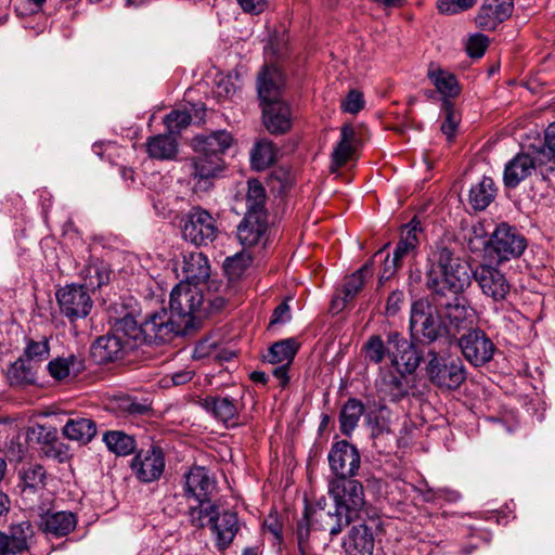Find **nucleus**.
I'll return each instance as SVG.
<instances>
[{
    "mask_svg": "<svg viewBox=\"0 0 555 555\" xmlns=\"http://www.w3.org/2000/svg\"><path fill=\"white\" fill-rule=\"evenodd\" d=\"M425 276L427 288L438 296L459 295L470 285L466 264L442 243L428 254Z\"/></svg>",
    "mask_w": 555,
    "mask_h": 555,
    "instance_id": "f257e3e1",
    "label": "nucleus"
},
{
    "mask_svg": "<svg viewBox=\"0 0 555 555\" xmlns=\"http://www.w3.org/2000/svg\"><path fill=\"white\" fill-rule=\"evenodd\" d=\"M539 172L545 180L555 173V159L544 147L529 146L528 150L517 153L509 159L503 171V183L506 189H516L522 181Z\"/></svg>",
    "mask_w": 555,
    "mask_h": 555,
    "instance_id": "f03ea898",
    "label": "nucleus"
},
{
    "mask_svg": "<svg viewBox=\"0 0 555 555\" xmlns=\"http://www.w3.org/2000/svg\"><path fill=\"white\" fill-rule=\"evenodd\" d=\"M203 293L197 286L180 282L170 293L169 315L188 335L195 330L202 318Z\"/></svg>",
    "mask_w": 555,
    "mask_h": 555,
    "instance_id": "7ed1b4c3",
    "label": "nucleus"
},
{
    "mask_svg": "<svg viewBox=\"0 0 555 555\" xmlns=\"http://www.w3.org/2000/svg\"><path fill=\"white\" fill-rule=\"evenodd\" d=\"M411 337L430 344L447 333V325L427 299L415 300L411 305L410 324Z\"/></svg>",
    "mask_w": 555,
    "mask_h": 555,
    "instance_id": "20e7f679",
    "label": "nucleus"
},
{
    "mask_svg": "<svg viewBox=\"0 0 555 555\" xmlns=\"http://www.w3.org/2000/svg\"><path fill=\"white\" fill-rule=\"evenodd\" d=\"M526 247V237L518 229L506 222L498 224L489 240L485 243L486 253L498 262L520 257Z\"/></svg>",
    "mask_w": 555,
    "mask_h": 555,
    "instance_id": "39448f33",
    "label": "nucleus"
},
{
    "mask_svg": "<svg viewBox=\"0 0 555 555\" xmlns=\"http://www.w3.org/2000/svg\"><path fill=\"white\" fill-rule=\"evenodd\" d=\"M426 366L430 382L441 389H457L466 379V369L461 359H447L436 350L427 352Z\"/></svg>",
    "mask_w": 555,
    "mask_h": 555,
    "instance_id": "423d86ee",
    "label": "nucleus"
},
{
    "mask_svg": "<svg viewBox=\"0 0 555 555\" xmlns=\"http://www.w3.org/2000/svg\"><path fill=\"white\" fill-rule=\"evenodd\" d=\"M413 374L390 366H380L375 379V389L384 401L400 402L414 388Z\"/></svg>",
    "mask_w": 555,
    "mask_h": 555,
    "instance_id": "0eeeda50",
    "label": "nucleus"
},
{
    "mask_svg": "<svg viewBox=\"0 0 555 555\" xmlns=\"http://www.w3.org/2000/svg\"><path fill=\"white\" fill-rule=\"evenodd\" d=\"M218 232L216 219L202 207H193L183 219L182 236L196 246L214 242Z\"/></svg>",
    "mask_w": 555,
    "mask_h": 555,
    "instance_id": "6e6552de",
    "label": "nucleus"
},
{
    "mask_svg": "<svg viewBox=\"0 0 555 555\" xmlns=\"http://www.w3.org/2000/svg\"><path fill=\"white\" fill-rule=\"evenodd\" d=\"M459 347L465 360L475 367L489 363L496 351L490 337L479 328H470L459 339Z\"/></svg>",
    "mask_w": 555,
    "mask_h": 555,
    "instance_id": "1a4fd4ad",
    "label": "nucleus"
},
{
    "mask_svg": "<svg viewBox=\"0 0 555 555\" xmlns=\"http://www.w3.org/2000/svg\"><path fill=\"white\" fill-rule=\"evenodd\" d=\"M328 493L335 505L351 516L361 511L365 503L363 486L353 478H333L328 482Z\"/></svg>",
    "mask_w": 555,
    "mask_h": 555,
    "instance_id": "9d476101",
    "label": "nucleus"
},
{
    "mask_svg": "<svg viewBox=\"0 0 555 555\" xmlns=\"http://www.w3.org/2000/svg\"><path fill=\"white\" fill-rule=\"evenodd\" d=\"M55 296L61 313L70 323L78 319L87 318L93 307L91 296L87 288L81 285L73 284L62 287L56 292Z\"/></svg>",
    "mask_w": 555,
    "mask_h": 555,
    "instance_id": "9b49d317",
    "label": "nucleus"
},
{
    "mask_svg": "<svg viewBox=\"0 0 555 555\" xmlns=\"http://www.w3.org/2000/svg\"><path fill=\"white\" fill-rule=\"evenodd\" d=\"M142 331L143 344L146 345H158L185 335L181 325L175 322L166 309L151 313L142 322Z\"/></svg>",
    "mask_w": 555,
    "mask_h": 555,
    "instance_id": "f8f14e48",
    "label": "nucleus"
},
{
    "mask_svg": "<svg viewBox=\"0 0 555 555\" xmlns=\"http://www.w3.org/2000/svg\"><path fill=\"white\" fill-rule=\"evenodd\" d=\"M165 466V453L159 446L141 449L130 462L132 474L143 483L158 480L164 474Z\"/></svg>",
    "mask_w": 555,
    "mask_h": 555,
    "instance_id": "ddd939ff",
    "label": "nucleus"
},
{
    "mask_svg": "<svg viewBox=\"0 0 555 555\" xmlns=\"http://www.w3.org/2000/svg\"><path fill=\"white\" fill-rule=\"evenodd\" d=\"M189 166L194 191L207 192L212 189L214 181L222 176L225 163L223 158L197 153L190 158Z\"/></svg>",
    "mask_w": 555,
    "mask_h": 555,
    "instance_id": "4468645a",
    "label": "nucleus"
},
{
    "mask_svg": "<svg viewBox=\"0 0 555 555\" xmlns=\"http://www.w3.org/2000/svg\"><path fill=\"white\" fill-rule=\"evenodd\" d=\"M473 276L481 293L494 302L504 301L511 293V283L494 266L478 264L473 271Z\"/></svg>",
    "mask_w": 555,
    "mask_h": 555,
    "instance_id": "2eb2a0df",
    "label": "nucleus"
},
{
    "mask_svg": "<svg viewBox=\"0 0 555 555\" xmlns=\"http://www.w3.org/2000/svg\"><path fill=\"white\" fill-rule=\"evenodd\" d=\"M386 343L391 348V351H389V366L413 374L422 360V356L417 352L414 344L397 331L387 334Z\"/></svg>",
    "mask_w": 555,
    "mask_h": 555,
    "instance_id": "dca6fc26",
    "label": "nucleus"
},
{
    "mask_svg": "<svg viewBox=\"0 0 555 555\" xmlns=\"http://www.w3.org/2000/svg\"><path fill=\"white\" fill-rule=\"evenodd\" d=\"M199 405L227 428H235L243 424L241 412L244 405L236 398L230 396H207L199 400Z\"/></svg>",
    "mask_w": 555,
    "mask_h": 555,
    "instance_id": "f3484780",
    "label": "nucleus"
},
{
    "mask_svg": "<svg viewBox=\"0 0 555 555\" xmlns=\"http://www.w3.org/2000/svg\"><path fill=\"white\" fill-rule=\"evenodd\" d=\"M327 460L334 478H353L361 463L358 449L346 440L333 443Z\"/></svg>",
    "mask_w": 555,
    "mask_h": 555,
    "instance_id": "a211bd4d",
    "label": "nucleus"
},
{
    "mask_svg": "<svg viewBox=\"0 0 555 555\" xmlns=\"http://www.w3.org/2000/svg\"><path fill=\"white\" fill-rule=\"evenodd\" d=\"M307 515H310L312 518L313 530L328 531L332 537L339 534L353 518V516L345 514L336 505L334 512L326 511L320 504L307 506Z\"/></svg>",
    "mask_w": 555,
    "mask_h": 555,
    "instance_id": "6ab92c4d",
    "label": "nucleus"
},
{
    "mask_svg": "<svg viewBox=\"0 0 555 555\" xmlns=\"http://www.w3.org/2000/svg\"><path fill=\"white\" fill-rule=\"evenodd\" d=\"M130 350L121 336L109 333L96 338L91 346V358L98 364H106L118 361Z\"/></svg>",
    "mask_w": 555,
    "mask_h": 555,
    "instance_id": "aec40b11",
    "label": "nucleus"
},
{
    "mask_svg": "<svg viewBox=\"0 0 555 555\" xmlns=\"http://www.w3.org/2000/svg\"><path fill=\"white\" fill-rule=\"evenodd\" d=\"M215 488V479L203 466L191 467L184 475L183 491L186 498H194L197 502H209Z\"/></svg>",
    "mask_w": 555,
    "mask_h": 555,
    "instance_id": "412c9836",
    "label": "nucleus"
},
{
    "mask_svg": "<svg viewBox=\"0 0 555 555\" xmlns=\"http://www.w3.org/2000/svg\"><path fill=\"white\" fill-rule=\"evenodd\" d=\"M209 526L215 546L220 552L230 547L241 529L237 514L229 511L218 512Z\"/></svg>",
    "mask_w": 555,
    "mask_h": 555,
    "instance_id": "4be33fe9",
    "label": "nucleus"
},
{
    "mask_svg": "<svg viewBox=\"0 0 555 555\" xmlns=\"http://www.w3.org/2000/svg\"><path fill=\"white\" fill-rule=\"evenodd\" d=\"M266 128L273 134L285 133L292 128L289 105L282 99L260 104Z\"/></svg>",
    "mask_w": 555,
    "mask_h": 555,
    "instance_id": "5701e85b",
    "label": "nucleus"
},
{
    "mask_svg": "<svg viewBox=\"0 0 555 555\" xmlns=\"http://www.w3.org/2000/svg\"><path fill=\"white\" fill-rule=\"evenodd\" d=\"M514 0H485L476 16V24L483 30H494L513 12Z\"/></svg>",
    "mask_w": 555,
    "mask_h": 555,
    "instance_id": "b1692460",
    "label": "nucleus"
},
{
    "mask_svg": "<svg viewBox=\"0 0 555 555\" xmlns=\"http://www.w3.org/2000/svg\"><path fill=\"white\" fill-rule=\"evenodd\" d=\"M33 534L31 525L22 521L12 525L9 533L0 531V555H22L28 551V539Z\"/></svg>",
    "mask_w": 555,
    "mask_h": 555,
    "instance_id": "393cba45",
    "label": "nucleus"
},
{
    "mask_svg": "<svg viewBox=\"0 0 555 555\" xmlns=\"http://www.w3.org/2000/svg\"><path fill=\"white\" fill-rule=\"evenodd\" d=\"M283 86L284 77L282 72L274 65H264L257 79L260 104L282 99Z\"/></svg>",
    "mask_w": 555,
    "mask_h": 555,
    "instance_id": "a878e982",
    "label": "nucleus"
},
{
    "mask_svg": "<svg viewBox=\"0 0 555 555\" xmlns=\"http://www.w3.org/2000/svg\"><path fill=\"white\" fill-rule=\"evenodd\" d=\"M343 548L347 555H373L372 530L365 524L352 526L343 541Z\"/></svg>",
    "mask_w": 555,
    "mask_h": 555,
    "instance_id": "bb28decb",
    "label": "nucleus"
},
{
    "mask_svg": "<svg viewBox=\"0 0 555 555\" xmlns=\"http://www.w3.org/2000/svg\"><path fill=\"white\" fill-rule=\"evenodd\" d=\"M185 283L197 285L206 282L210 276V263L201 251L184 253L181 266Z\"/></svg>",
    "mask_w": 555,
    "mask_h": 555,
    "instance_id": "cd10ccee",
    "label": "nucleus"
},
{
    "mask_svg": "<svg viewBox=\"0 0 555 555\" xmlns=\"http://www.w3.org/2000/svg\"><path fill=\"white\" fill-rule=\"evenodd\" d=\"M76 525L77 518L72 512H46L40 515V529L55 538L69 534Z\"/></svg>",
    "mask_w": 555,
    "mask_h": 555,
    "instance_id": "c85d7f7f",
    "label": "nucleus"
},
{
    "mask_svg": "<svg viewBox=\"0 0 555 555\" xmlns=\"http://www.w3.org/2000/svg\"><path fill=\"white\" fill-rule=\"evenodd\" d=\"M444 319L448 322L447 333L455 336L461 330L473 325L474 310L464 302V299L454 297L452 302L444 306Z\"/></svg>",
    "mask_w": 555,
    "mask_h": 555,
    "instance_id": "c756f323",
    "label": "nucleus"
},
{
    "mask_svg": "<svg viewBox=\"0 0 555 555\" xmlns=\"http://www.w3.org/2000/svg\"><path fill=\"white\" fill-rule=\"evenodd\" d=\"M144 145L147 156L155 160H175L179 153L177 138L169 133L149 137Z\"/></svg>",
    "mask_w": 555,
    "mask_h": 555,
    "instance_id": "7c9ffc66",
    "label": "nucleus"
},
{
    "mask_svg": "<svg viewBox=\"0 0 555 555\" xmlns=\"http://www.w3.org/2000/svg\"><path fill=\"white\" fill-rule=\"evenodd\" d=\"M86 369L82 357L70 353L66 357H56L48 362L49 375L56 382L65 380L68 377H76Z\"/></svg>",
    "mask_w": 555,
    "mask_h": 555,
    "instance_id": "2f4dec72",
    "label": "nucleus"
},
{
    "mask_svg": "<svg viewBox=\"0 0 555 555\" xmlns=\"http://www.w3.org/2000/svg\"><path fill=\"white\" fill-rule=\"evenodd\" d=\"M421 232V223L415 219L404 224L401 229L400 240L393 250L395 261L408 258H414L420 245L418 233Z\"/></svg>",
    "mask_w": 555,
    "mask_h": 555,
    "instance_id": "473e14b6",
    "label": "nucleus"
},
{
    "mask_svg": "<svg viewBox=\"0 0 555 555\" xmlns=\"http://www.w3.org/2000/svg\"><path fill=\"white\" fill-rule=\"evenodd\" d=\"M427 78L442 95L443 100L456 98L461 93V86L456 76L434 63H430L428 66Z\"/></svg>",
    "mask_w": 555,
    "mask_h": 555,
    "instance_id": "72a5a7b5",
    "label": "nucleus"
},
{
    "mask_svg": "<svg viewBox=\"0 0 555 555\" xmlns=\"http://www.w3.org/2000/svg\"><path fill=\"white\" fill-rule=\"evenodd\" d=\"M233 138L230 132L220 130L208 135L195 138V151L206 156L223 158L224 152L231 146Z\"/></svg>",
    "mask_w": 555,
    "mask_h": 555,
    "instance_id": "f704fd0d",
    "label": "nucleus"
},
{
    "mask_svg": "<svg viewBox=\"0 0 555 555\" xmlns=\"http://www.w3.org/2000/svg\"><path fill=\"white\" fill-rule=\"evenodd\" d=\"M268 228L267 217L260 218L253 214H245L237 227V237L242 245L254 246L263 236Z\"/></svg>",
    "mask_w": 555,
    "mask_h": 555,
    "instance_id": "c9c22d12",
    "label": "nucleus"
},
{
    "mask_svg": "<svg viewBox=\"0 0 555 555\" xmlns=\"http://www.w3.org/2000/svg\"><path fill=\"white\" fill-rule=\"evenodd\" d=\"M112 332L121 336L130 349L143 345L142 323L139 324L135 318L129 312L114 320Z\"/></svg>",
    "mask_w": 555,
    "mask_h": 555,
    "instance_id": "e433bc0d",
    "label": "nucleus"
},
{
    "mask_svg": "<svg viewBox=\"0 0 555 555\" xmlns=\"http://www.w3.org/2000/svg\"><path fill=\"white\" fill-rule=\"evenodd\" d=\"M63 435L73 441L89 443L96 435V425L87 417L69 418L62 429Z\"/></svg>",
    "mask_w": 555,
    "mask_h": 555,
    "instance_id": "4c0bfd02",
    "label": "nucleus"
},
{
    "mask_svg": "<svg viewBox=\"0 0 555 555\" xmlns=\"http://www.w3.org/2000/svg\"><path fill=\"white\" fill-rule=\"evenodd\" d=\"M364 413V404L356 398H349L339 413V428L343 435L350 437Z\"/></svg>",
    "mask_w": 555,
    "mask_h": 555,
    "instance_id": "58836bf2",
    "label": "nucleus"
},
{
    "mask_svg": "<svg viewBox=\"0 0 555 555\" xmlns=\"http://www.w3.org/2000/svg\"><path fill=\"white\" fill-rule=\"evenodd\" d=\"M102 440L108 451L117 456H127L137 448L135 439L121 430H107Z\"/></svg>",
    "mask_w": 555,
    "mask_h": 555,
    "instance_id": "ea45409f",
    "label": "nucleus"
},
{
    "mask_svg": "<svg viewBox=\"0 0 555 555\" xmlns=\"http://www.w3.org/2000/svg\"><path fill=\"white\" fill-rule=\"evenodd\" d=\"M496 188L490 177H483L469 191V203L476 210L486 209L495 198Z\"/></svg>",
    "mask_w": 555,
    "mask_h": 555,
    "instance_id": "a19ab883",
    "label": "nucleus"
},
{
    "mask_svg": "<svg viewBox=\"0 0 555 555\" xmlns=\"http://www.w3.org/2000/svg\"><path fill=\"white\" fill-rule=\"evenodd\" d=\"M299 344L295 338H287L274 343L269 349L264 359L272 364L291 365L297 351Z\"/></svg>",
    "mask_w": 555,
    "mask_h": 555,
    "instance_id": "79ce46f5",
    "label": "nucleus"
},
{
    "mask_svg": "<svg viewBox=\"0 0 555 555\" xmlns=\"http://www.w3.org/2000/svg\"><path fill=\"white\" fill-rule=\"evenodd\" d=\"M276 159V149L269 140L258 141L250 151V165L257 171L269 168Z\"/></svg>",
    "mask_w": 555,
    "mask_h": 555,
    "instance_id": "37998d69",
    "label": "nucleus"
},
{
    "mask_svg": "<svg viewBox=\"0 0 555 555\" xmlns=\"http://www.w3.org/2000/svg\"><path fill=\"white\" fill-rule=\"evenodd\" d=\"M373 275L372 262H366L359 270L346 278L343 293L344 301H351L364 286L366 280Z\"/></svg>",
    "mask_w": 555,
    "mask_h": 555,
    "instance_id": "c03bdc74",
    "label": "nucleus"
},
{
    "mask_svg": "<svg viewBox=\"0 0 555 555\" xmlns=\"http://www.w3.org/2000/svg\"><path fill=\"white\" fill-rule=\"evenodd\" d=\"M266 190L258 180H249L246 193V214L267 217Z\"/></svg>",
    "mask_w": 555,
    "mask_h": 555,
    "instance_id": "a18cd8bd",
    "label": "nucleus"
},
{
    "mask_svg": "<svg viewBox=\"0 0 555 555\" xmlns=\"http://www.w3.org/2000/svg\"><path fill=\"white\" fill-rule=\"evenodd\" d=\"M362 351L367 364L379 365L386 357L389 358L391 348L379 335H371L363 344Z\"/></svg>",
    "mask_w": 555,
    "mask_h": 555,
    "instance_id": "49530a36",
    "label": "nucleus"
},
{
    "mask_svg": "<svg viewBox=\"0 0 555 555\" xmlns=\"http://www.w3.org/2000/svg\"><path fill=\"white\" fill-rule=\"evenodd\" d=\"M25 358H18L11 363L7 376L12 386L28 385L35 382V372Z\"/></svg>",
    "mask_w": 555,
    "mask_h": 555,
    "instance_id": "de8ad7c7",
    "label": "nucleus"
},
{
    "mask_svg": "<svg viewBox=\"0 0 555 555\" xmlns=\"http://www.w3.org/2000/svg\"><path fill=\"white\" fill-rule=\"evenodd\" d=\"M25 489L37 490L46 486V470L40 464L23 466L18 473Z\"/></svg>",
    "mask_w": 555,
    "mask_h": 555,
    "instance_id": "09e8293b",
    "label": "nucleus"
},
{
    "mask_svg": "<svg viewBox=\"0 0 555 555\" xmlns=\"http://www.w3.org/2000/svg\"><path fill=\"white\" fill-rule=\"evenodd\" d=\"M218 512L219 507L216 504H211L210 501L198 502L197 506L190 507V521L194 527L204 528L209 526Z\"/></svg>",
    "mask_w": 555,
    "mask_h": 555,
    "instance_id": "8fccbe9b",
    "label": "nucleus"
},
{
    "mask_svg": "<svg viewBox=\"0 0 555 555\" xmlns=\"http://www.w3.org/2000/svg\"><path fill=\"white\" fill-rule=\"evenodd\" d=\"M441 111L443 114V121L440 126V129L441 132L446 135L447 140L451 142L456 135L461 118L450 100H442Z\"/></svg>",
    "mask_w": 555,
    "mask_h": 555,
    "instance_id": "3c124183",
    "label": "nucleus"
},
{
    "mask_svg": "<svg viewBox=\"0 0 555 555\" xmlns=\"http://www.w3.org/2000/svg\"><path fill=\"white\" fill-rule=\"evenodd\" d=\"M50 356V344L47 337L39 340L33 338L26 339L24 357L29 362H43Z\"/></svg>",
    "mask_w": 555,
    "mask_h": 555,
    "instance_id": "603ef678",
    "label": "nucleus"
},
{
    "mask_svg": "<svg viewBox=\"0 0 555 555\" xmlns=\"http://www.w3.org/2000/svg\"><path fill=\"white\" fill-rule=\"evenodd\" d=\"M192 121V116L186 111L173 109L164 117V124L170 135L176 137L181 133Z\"/></svg>",
    "mask_w": 555,
    "mask_h": 555,
    "instance_id": "864d4df0",
    "label": "nucleus"
},
{
    "mask_svg": "<svg viewBox=\"0 0 555 555\" xmlns=\"http://www.w3.org/2000/svg\"><path fill=\"white\" fill-rule=\"evenodd\" d=\"M313 530V521L310 515H307V507L304 516L297 522L296 538L300 555H307L309 548L310 532Z\"/></svg>",
    "mask_w": 555,
    "mask_h": 555,
    "instance_id": "5fc2aeb1",
    "label": "nucleus"
},
{
    "mask_svg": "<svg viewBox=\"0 0 555 555\" xmlns=\"http://www.w3.org/2000/svg\"><path fill=\"white\" fill-rule=\"evenodd\" d=\"M109 280V272L103 264H89L86 268L85 281L88 287L100 288Z\"/></svg>",
    "mask_w": 555,
    "mask_h": 555,
    "instance_id": "6e6d98bb",
    "label": "nucleus"
},
{
    "mask_svg": "<svg viewBox=\"0 0 555 555\" xmlns=\"http://www.w3.org/2000/svg\"><path fill=\"white\" fill-rule=\"evenodd\" d=\"M356 147L339 140L332 152V167L335 169L345 166L354 153Z\"/></svg>",
    "mask_w": 555,
    "mask_h": 555,
    "instance_id": "4d7b16f0",
    "label": "nucleus"
},
{
    "mask_svg": "<svg viewBox=\"0 0 555 555\" xmlns=\"http://www.w3.org/2000/svg\"><path fill=\"white\" fill-rule=\"evenodd\" d=\"M477 0H438L437 9L443 14H456L468 10Z\"/></svg>",
    "mask_w": 555,
    "mask_h": 555,
    "instance_id": "13d9d810",
    "label": "nucleus"
},
{
    "mask_svg": "<svg viewBox=\"0 0 555 555\" xmlns=\"http://www.w3.org/2000/svg\"><path fill=\"white\" fill-rule=\"evenodd\" d=\"M488 37L482 34L470 36L466 42V52L470 57H481L488 48Z\"/></svg>",
    "mask_w": 555,
    "mask_h": 555,
    "instance_id": "bf43d9fd",
    "label": "nucleus"
},
{
    "mask_svg": "<svg viewBox=\"0 0 555 555\" xmlns=\"http://www.w3.org/2000/svg\"><path fill=\"white\" fill-rule=\"evenodd\" d=\"M238 77L237 75H227L222 76L216 86V93L220 98H231L235 94L236 90L240 88L237 85Z\"/></svg>",
    "mask_w": 555,
    "mask_h": 555,
    "instance_id": "052dcab7",
    "label": "nucleus"
},
{
    "mask_svg": "<svg viewBox=\"0 0 555 555\" xmlns=\"http://www.w3.org/2000/svg\"><path fill=\"white\" fill-rule=\"evenodd\" d=\"M247 264V258H245L243 255L237 254L233 257H227L223 262V268L229 275L236 278L244 272Z\"/></svg>",
    "mask_w": 555,
    "mask_h": 555,
    "instance_id": "680f3d73",
    "label": "nucleus"
},
{
    "mask_svg": "<svg viewBox=\"0 0 555 555\" xmlns=\"http://www.w3.org/2000/svg\"><path fill=\"white\" fill-rule=\"evenodd\" d=\"M363 94L358 90H350L345 101L341 103L344 112L357 114L364 107Z\"/></svg>",
    "mask_w": 555,
    "mask_h": 555,
    "instance_id": "e2e57ef3",
    "label": "nucleus"
},
{
    "mask_svg": "<svg viewBox=\"0 0 555 555\" xmlns=\"http://www.w3.org/2000/svg\"><path fill=\"white\" fill-rule=\"evenodd\" d=\"M245 13L260 14L268 8V0H237Z\"/></svg>",
    "mask_w": 555,
    "mask_h": 555,
    "instance_id": "0e129e2a",
    "label": "nucleus"
},
{
    "mask_svg": "<svg viewBox=\"0 0 555 555\" xmlns=\"http://www.w3.org/2000/svg\"><path fill=\"white\" fill-rule=\"evenodd\" d=\"M403 292L393 291L392 293H390L386 302V313L388 315H395L400 310V306L403 302Z\"/></svg>",
    "mask_w": 555,
    "mask_h": 555,
    "instance_id": "69168bd1",
    "label": "nucleus"
},
{
    "mask_svg": "<svg viewBox=\"0 0 555 555\" xmlns=\"http://www.w3.org/2000/svg\"><path fill=\"white\" fill-rule=\"evenodd\" d=\"M289 320H291L289 306L287 305V302L283 301L280 305H278L276 308L274 309L271 321H270V326H273L274 324H278V323H286Z\"/></svg>",
    "mask_w": 555,
    "mask_h": 555,
    "instance_id": "338daca9",
    "label": "nucleus"
},
{
    "mask_svg": "<svg viewBox=\"0 0 555 555\" xmlns=\"http://www.w3.org/2000/svg\"><path fill=\"white\" fill-rule=\"evenodd\" d=\"M547 149L548 154L555 159V121L550 124L544 130V149Z\"/></svg>",
    "mask_w": 555,
    "mask_h": 555,
    "instance_id": "774afa93",
    "label": "nucleus"
}]
</instances>
